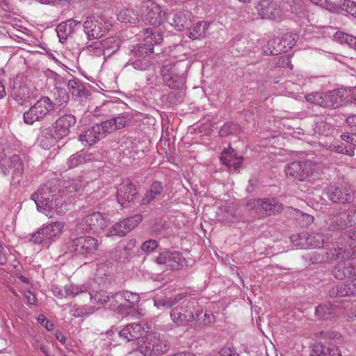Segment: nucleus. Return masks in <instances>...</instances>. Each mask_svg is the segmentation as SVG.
<instances>
[{
  "instance_id": "1",
  "label": "nucleus",
  "mask_w": 356,
  "mask_h": 356,
  "mask_svg": "<svg viewBox=\"0 0 356 356\" xmlns=\"http://www.w3.org/2000/svg\"><path fill=\"white\" fill-rule=\"evenodd\" d=\"M345 248L343 244L332 243L325 252L327 259H341L332 270L334 276L339 280L356 276V257H348Z\"/></svg>"
},
{
  "instance_id": "2",
  "label": "nucleus",
  "mask_w": 356,
  "mask_h": 356,
  "mask_svg": "<svg viewBox=\"0 0 356 356\" xmlns=\"http://www.w3.org/2000/svg\"><path fill=\"white\" fill-rule=\"evenodd\" d=\"M286 177L298 181H315L320 178L321 165L312 161H296L288 163L284 169Z\"/></svg>"
},
{
  "instance_id": "3",
  "label": "nucleus",
  "mask_w": 356,
  "mask_h": 356,
  "mask_svg": "<svg viewBox=\"0 0 356 356\" xmlns=\"http://www.w3.org/2000/svg\"><path fill=\"white\" fill-rule=\"evenodd\" d=\"M180 301V304L171 310L170 318L173 322L182 325L202 318L203 309L199 307L196 300L184 296Z\"/></svg>"
},
{
  "instance_id": "4",
  "label": "nucleus",
  "mask_w": 356,
  "mask_h": 356,
  "mask_svg": "<svg viewBox=\"0 0 356 356\" xmlns=\"http://www.w3.org/2000/svg\"><path fill=\"white\" fill-rule=\"evenodd\" d=\"M99 246L98 240L91 236H79L70 238L66 243L67 250L75 256L92 259Z\"/></svg>"
},
{
  "instance_id": "5",
  "label": "nucleus",
  "mask_w": 356,
  "mask_h": 356,
  "mask_svg": "<svg viewBox=\"0 0 356 356\" xmlns=\"http://www.w3.org/2000/svg\"><path fill=\"white\" fill-rule=\"evenodd\" d=\"M54 109V104L48 97H42L24 112L23 120L25 124L32 125L44 120Z\"/></svg>"
},
{
  "instance_id": "6",
  "label": "nucleus",
  "mask_w": 356,
  "mask_h": 356,
  "mask_svg": "<svg viewBox=\"0 0 356 356\" xmlns=\"http://www.w3.org/2000/svg\"><path fill=\"white\" fill-rule=\"evenodd\" d=\"M138 343L139 350L144 356H159L167 353L170 348L165 338L158 333L147 335Z\"/></svg>"
},
{
  "instance_id": "7",
  "label": "nucleus",
  "mask_w": 356,
  "mask_h": 356,
  "mask_svg": "<svg viewBox=\"0 0 356 356\" xmlns=\"http://www.w3.org/2000/svg\"><path fill=\"white\" fill-rule=\"evenodd\" d=\"M64 227L65 224L59 221L44 225L31 234L29 240L35 244L49 245L61 235Z\"/></svg>"
},
{
  "instance_id": "8",
  "label": "nucleus",
  "mask_w": 356,
  "mask_h": 356,
  "mask_svg": "<svg viewBox=\"0 0 356 356\" xmlns=\"http://www.w3.org/2000/svg\"><path fill=\"white\" fill-rule=\"evenodd\" d=\"M356 208L351 204L348 208L343 209H336L330 214L326 220L330 229L333 231L341 230L351 227L355 224V214Z\"/></svg>"
},
{
  "instance_id": "9",
  "label": "nucleus",
  "mask_w": 356,
  "mask_h": 356,
  "mask_svg": "<svg viewBox=\"0 0 356 356\" xmlns=\"http://www.w3.org/2000/svg\"><path fill=\"white\" fill-rule=\"evenodd\" d=\"M291 241L295 246L302 249L323 248L327 250L330 249L332 243L325 241V236L320 233L308 234L307 232H301L297 235H293L291 237Z\"/></svg>"
},
{
  "instance_id": "10",
  "label": "nucleus",
  "mask_w": 356,
  "mask_h": 356,
  "mask_svg": "<svg viewBox=\"0 0 356 356\" xmlns=\"http://www.w3.org/2000/svg\"><path fill=\"white\" fill-rule=\"evenodd\" d=\"M108 223L109 220L106 217H104L99 212H94L77 222L76 232L77 234L89 232H97L106 227Z\"/></svg>"
},
{
  "instance_id": "11",
  "label": "nucleus",
  "mask_w": 356,
  "mask_h": 356,
  "mask_svg": "<svg viewBox=\"0 0 356 356\" xmlns=\"http://www.w3.org/2000/svg\"><path fill=\"white\" fill-rule=\"evenodd\" d=\"M141 11V19L146 24L155 26L161 24L163 19H165L167 14L161 10L159 4L152 1L143 2Z\"/></svg>"
},
{
  "instance_id": "12",
  "label": "nucleus",
  "mask_w": 356,
  "mask_h": 356,
  "mask_svg": "<svg viewBox=\"0 0 356 356\" xmlns=\"http://www.w3.org/2000/svg\"><path fill=\"white\" fill-rule=\"evenodd\" d=\"M178 65L167 64L161 70L165 83L171 88H181L186 82L184 72L179 71Z\"/></svg>"
},
{
  "instance_id": "13",
  "label": "nucleus",
  "mask_w": 356,
  "mask_h": 356,
  "mask_svg": "<svg viewBox=\"0 0 356 356\" xmlns=\"http://www.w3.org/2000/svg\"><path fill=\"white\" fill-rule=\"evenodd\" d=\"M193 14L186 9H175L167 12L165 19L176 31H183L192 23Z\"/></svg>"
},
{
  "instance_id": "14",
  "label": "nucleus",
  "mask_w": 356,
  "mask_h": 356,
  "mask_svg": "<svg viewBox=\"0 0 356 356\" xmlns=\"http://www.w3.org/2000/svg\"><path fill=\"white\" fill-rule=\"evenodd\" d=\"M154 261L159 265L165 266L166 268L178 270L186 266V259L177 251L163 250L154 257Z\"/></svg>"
},
{
  "instance_id": "15",
  "label": "nucleus",
  "mask_w": 356,
  "mask_h": 356,
  "mask_svg": "<svg viewBox=\"0 0 356 356\" xmlns=\"http://www.w3.org/2000/svg\"><path fill=\"white\" fill-rule=\"evenodd\" d=\"M247 206L255 209L261 216H270L282 209V204L273 198L251 200L247 203Z\"/></svg>"
},
{
  "instance_id": "16",
  "label": "nucleus",
  "mask_w": 356,
  "mask_h": 356,
  "mask_svg": "<svg viewBox=\"0 0 356 356\" xmlns=\"http://www.w3.org/2000/svg\"><path fill=\"white\" fill-rule=\"evenodd\" d=\"M83 27L88 40L101 38L106 31L105 21L99 16H88L84 21Z\"/></svg>"
},
{
  "instance_id": "17",
  "label": "nucleus",
  "mask_w": 356,
  "mask_h": 356,
  "mask_svg": "<svg viewBox=\"0 0 356 356\" xmlns=\"http://www.w3.org/2000/svg\"><path fill=\"white\" fill-rule=\"evenodd\" d=\"M1 168L5 175H12L13 182H19L24 170V163L19 155L14 154L5 159L3 161Z\"/></svg>"
},
{
  "instance_id": "18",
  "label": "nucleus",
  "mask_w": 356,
  "mask_h": 356,
  "mask_svg": "<svg viewBox=\"0 0 356 356\" xmlns=\"http://www.w3.org/2000/svg\"><path fill=\"white\" fill-rule=\"evenodd\" d=\"M328 198L334 203L353 202L354 199L350 188L342 184H332L326 188Z\"/></svg>"
},
{
  "instance_id": "19",
  "label": "nucleus",
  "mask_w": 356,
  "mask_h": 356,
  "mask_svg": "<svg viewBox=\"0 0 356 356\" xmlns=\"http://www.w3.org/2000/svg\"><path fill=\"white\" fill-rule=\"evenodd\" d=\"M258 15L262 19H280L284 15L282 5L273 0H261L257 7Z\"/></svg>"
},
{
  "instance_id": "20",
  "label": "nucleus",
  "mask_w": 356,
  "mask_h": 356,
  "mask_svg": "<svg viewBox=\"0 0 356 356\" xmlns=\"http://www.w3.org/2000/svg\"><path fill=\"white\" fill-rule=\"evenodd\" d=\"M112 299L115 300V302L124 300V302H120L118 305L117 309L120 314L127 315L129 314L131 308L134 307L139 302L140 297L138 293L124 291L112 295Z\"/></svg>"
},
{
  "instance_id": "21",
  "label": "nucleus",
  "mask_w": 356,
  "mask_h": 356,
  "mask_svg": "<svg viewBox=\"0 0 356 356\" xmlns=\"http://www.w3.org/2000/svg\"><path fill=\"white\" fill-rule=\"evenodd\" d=\"M138 195L136 186L129 181L123 182L117 190V200L123 207L134 202Z\"/></svg>"
},
{
  "instance_id": "22",
  "label": "nucleus",
  "mask_w": 356,
  "mask_h": 356,
  "mask_svg": "<svg viewBox=\"0 0 356 356\" xmlns=\"http://www.w3.org/2000/svg\"><path fill=\"white\" fill-rule=\"evenodd\" d=\"M341 138L343 140L350 143L349 145H345L344 143H330L323 144V146L331 152H335L339 154H346L348 156L354 155V147H356V143L354 142L356 134H342Z\"/></svg>"
},
{
  "instance_id": "23",
  "label": "nucleus",
  "mask_w": 356,
  "mask_h": 356,
  "mask_svg": "<svg viewBox=\"0 0 356 356\" xmlns=\"http://www.w3.org/2000/svg\"><path fill=\"white\" fill-rule=\"evenodd\" d=\"M102 122L101 124H95L79 136V140L85 145H92L99 140L102 139L107 134Z\"/></svg>"
},
{
  "instance_id": "24",
  "label": "nucleus",
  "mask_w": 356,
  "mask_h": 356,
  "mask_svg": "<svg viewBox=\"0 0 356 356\" xmlns=\"http://www.w3.org/2000/svg\"><path fill=\"white\" fill-rule=\"evenodd\" d=\"M76 118L72 114H65L60 116L54 123L51 124L55 131L60 138H63L70 134V129L76 124Z\"/></svg>"
},
{
  "instance_id": "25",
  "label": "nucleus",
  "mask_w": 356,
  "mask_h": 356,
  "mask_svg": "<svg viewBox=\"0 0 356 356\" xmlns=\"http://www.w3.org/2000/svg\"><path fill=\"white\" fill-rule=\"evenodd\" d=\"M145 332L140 324L133 323L125 325L118 333L120 338L124 342L134 341L139 339Z\"/></svg>"
},
{
  "instance_id": "26",
  "label": "nucleus",
  "mask_w": 356,
  "mask_h": 356,
  "mask_svg": "<svg viewBox=\"0 0 356 356\" xmlns=\"http://www.w3.org/2000/svg\"><path fill=\"white\" fill-rule=\"evenodd\" d=\"M51 183L42 186L35 193L31 195V199L35 202L38 210H41L44 203L54 197Z\"/></svg>"
},
{
  "instance_id": "27",
  "label": "nucleus",
  "mask_w": 356,
  "mask_h": 356,
  "mask_svg": "<svg viewBox=\"0 0 356 356\" xmlns=\"http://www.w3.org/2000/svg\"><path fill=\"white\" fill-rule=\"evenodd\" d=\"M60 139L54 127L49 126L42 130L38 142L44 149H49Z\"/></svg>"
},
{
  "instance_id": "28",
  "label": "nucleus",
  "mask_w": 356,
  "mask_h": 356,
  "mask_svg": "<svg viewBox=\"0 0 356 356\" xmlns=\"http://www.w3.org/2000/svg\"><path fill=\"white\" fill-rule=\"evenodd\" d=\"M312 356H341L338 347L333 344L316 343L312 350Z\"/></svg>"
},
{
  "instance_id": "29",
  "label": "nucleus",
  "mask_w": 356,
  "mask_h": 356,
  "mask_svg": "<svg viewBox=\"0 0 356 356\" xmlns=\"http://www.w3.org/2000/svg\"><path fill=\"white\" fill-rule=\"evenodd\" d=\"M209 25L210 23L206 21L197 22L189 26L188 36L192 40H200L207 37Z\"/></svg>"
},
{
  "instance_id": "30",
  "label": "nucleus",
  "mask_w": 356,
  "mask_h": 356,
  "mask_svg": "<svg viewBox=\"0 0 356 356\" xmlns=\"http://www.w3.org/2000/svg\"><path fill=\"white\" fill-rule=\"evenodd\" d=\"M184 298L183 294L176 295L175 297H167L157 294L154 298V306L159 309H164L178 303Z\"/></svg>"
},
{
  "instance_id": "31",
  "label": "nucleus",
  "mask_w": 356,
  "mask_h": 356,
  "mask_svg": "<svg viewBox=\"0 0 356 356\" xmlns=\"http://www.w3.org/2000/svg\"><path fill=\"white\" fill-rule=\"evenodd\" d=\"M80 21L73 19L60 23L56 28V32L60 41L65 40L74 31L76 25L79 24Z\"/></svg>"
},
{
  "instance_id": "32",
  "label": "nucleus",
  "mask_w": 356,
  "mask_h": 356,
  "mask_svg": "<svg viewBox=\"0 0 356 356\" xmlns=\"http://www.w3.org/2000/svg\"><path fill=\"white\" fill-rule=\"evenodd\" d=\"M163 187L160 181H155L150 186L149 190L147 191L141 200L143 205H147L155 199L159 198L163 193Z\"/></svg>"
},
{
  "instance_id": "33",
  "label": "nucleus",
  "mask_w": 356,
  "mask_h": 356,
  "mask_svg": "<svg viewBox=\"0 0 356 356\" xmlns=\"http://www.w3.org/2000/svg\"><path fill=\"white\" fill-rule=\"evenodd\" d=\"M220 160L229 168H232L234 170H237L241 166L243 159L242 157H236L234 149H228L223 151Z\"/></svg>"
},
{
  "instance_id": "34",
  "label": "nucleus",
  "mask_w": 356,
  "mask_h": 356,
  "mask_svg": "<svg viewBox=\"0 0 356 356\" xmlns=\"http://www.w3.org/2000/svg\"><path fill=\"white\" fill-rule=\"evenodd\" d=\"M128 123L126 115H119L102 122L107 133L124 128Z\"/></svg>"
},
{
  "instance_id": "35",
  "label": "nucleus",
  "mask_w": 356,
  "mask_h": 356,
  "mask_svg": "<svg viewBox=\"0 0 356 356\" xmlns=\"http://www.w3.org/2000/svg\"><path fill=\"white\" fill-rule=\"evenodd\" d=\"M118 19L124 23L136 24L140 20V15L133 8H124L118 13Z\"/></svg>"
},
{
  "instance_id": "36",
  "label": "nucleus",
  "mask_w": 356,
  "mask_h": 356,
  "mask_svg": "<svg viewBox=\"0 0 356 356\" xmlns=\"http://www.w3.org/2000/svg\"><path fill=\"white\" fill-rule=\"evenodd\" d=\"M93 159V156L86 152L81 151L72 155L67 160V164L69 168L77 167L79 165L89 162Z\"/></svg>"
},
{
  "instance_id": "37",
  "label": "nucleus",
  "mask_w": 356,
  "mask_h": 356,
  "mask_svg": "<svg viewBox=\"0 0 356 356\" xmlns=\"http://www.w3.org/2000/svg\"><path fill=\"white\" fill-rule=\"evenodd\" d=\"M154 52V48L151 44H147L145 42L134 45L130 50L129 56L136 58H148Z\"/></svg>"
},
{
  "instance_id": "38",
  "label": "nucleus",
  "mask_w": 356,
  "mask_h": 356,
  "mask_svg": "<svg viewBox=\"0 0 356 356\" xmlns=\"http://www.w3.org/2000/svg\"><path fill=\"white\" fill-rule=\"evenodd\" d=\"M334 5L337 11H331L332 13H341L345 11L356 18V2L351 0H338L334 2Z\"/></svg>"
},
{
  "instance_id": "39",
  "label": "nucleus",
  "mask_w": 356,
  "mask_h": 356,
  "mask_svg": "<svg viewBox=\"0 0 356 356\" xmlns=\"http://www.w3.org/2000/svg\"><path fill=\"white\" fill-rule=\"evenodd\" d=\"M101 42L105 52V57L111 56L120 47V40L118 37H108Z\"/></svg>"
},
{
  "instance_id": "40",
  "label": "nucleus",
  "mask_w": 356,
  "mask_h": 356,
  "mask_svg": "<svg viewBox=\"0 0 356 356\" xmlns=\"http://www.w3.org/2000/svg\"><path fill=\"white\" fill-rule=\"evenodd\" d=\"M281 5L284 15L289 12L299 15L302 13L303 6L302 0H284Z\"/></svg>"
},
{
  "instance_id": "41",
  "label": "nucleus",
  "mask_w": 356,
  "mask_h": 356,
  "mask_svg": "<svg viewBox=\"0 0 356 356\" xmlns=\"http://www.w3.org/2000/svg\"><path fill=\"white\" fill-rule=\"evenodd\" d=\"M90 285L86 284H74L70 283L65 285V293L66 296L75 297L79 294L87 293L90 291Z\"/></svg>"
},
{
  "instance_id": "42",
  "label": "nucleus",
  "mask_w": 356,
  "mask_h": 356,
  "mask_svg": "<svg viewBox=\"0 0 356 356\" xmlns=\"http://www.w3.org/2000/svg\"><path fill=\"white\" fill-rule=\"evenodd\" d=\"M67 88L72 96L81 97L85 96L88 90L86 87L78 79H71L68 81Z\"/></svg>"
},
{
  "instance_id": "43",
  "label": "nucleus",
  "mask_w": 356,
  "mask_h": 356,
  "mask_svg": "<svg viewBox=\"0 0 356 356\" xmlns=\"http://www.w3.org/2000/svg\"><path fill=\"white\" fill-rule=\"evenodd\" d=\"M88 296L90 302L92 303H99L104 305L108 302H114L115 300L112 299V296H110L106 291H101L99 292L94 293V291L90 287Z\"/></svg>"
},
{
  "instance_id": "44",
  "label": "nucleus",
  "mask_w": 356,
  "mask_h": 356,
  "mask_svg": "<svg viewBox=\"0 0 356 356\" xmlns=\"http://www.w3.org/2000/svg\"><path fill=\"white\" fill-rule=\"evenodd\" d=\"M283 49L280 38H275L268 42L264 53L266 55H278L282 52Z\"/></svg>"
},
{
  "instance_id": "45",
  "label": "nucleus",
  "mask_w": 356,
  "mask_h": 356,
  "mask_svg": "<svg viewBox=\"0 0 356 356\" xmlns=\"http://www.w3.org/2000/svg\"><path fill=\"white\" fill-rule=\"evenodd\" d=\"M354 287L350 286V282L345 284H341L336 286V288H333L332 291L330 292V296H348L353 295L354 293L356 292V290L354 291Z\"/></svg>"
},
{
  "instance_id": "46",
  "label": "nucleus",
  "mask_w": 356,
  "mask_h": 356,
  "mask_svg": "<svg viewBox=\"0 0 356 356\" xmlns=\"http://www.w3.org/2000/svg\"><path fill=\"white\" fill-rule=\"evenodd\" d=\"M334 40L341 44H346L356 50V37L348 33L337 31L333 35Z\"/></svg>"
},
{
  "instance_id": "47",
  "label": "nucleus",
  "mask_w": 356,
  "mask_h": 356,
  "mask_svg": "<svg viewBox=\"0 0 356 356\" xmlns=\"http://www.w3.org/2000/svg\"><path fill=\"white\" fill-rule=\"evenodd\" d=\"M143 41L148 45L151 44L154 48V44L161 43L163 41V35L159 32H153L152 29H147L145 30Z\"/></svg>"
},
{
  "instance_id": "48",
  "label": "nucleus",
  "mask_w": 356,
  "mask_h": 356,
  "mask_svg": "<svg viewBox=\"0 0 356 356\" xmlns=\"http://www.w3.org/2000/svg\"><path fill=\"white\" fill-rule=\"evenodd\" d=\"M44 213L47 216L53 218L54 214L61 215L64 213V209H60L58 207H54V197L50 199L48 202L44 203V206L41 207V210H38Z\"/></svg>"
},
{
  "instance_id": "49",
  "label": "nucleus",
  "mask_w": 356,
  "mask_h": 356,
  "mask_svg": "<svg viewBox=\"0 0 356 356\" xmlns=\"http://www.w3.org/2000/svg\"><path fill=\"white\" fill-rule=\"evenodd\" d=\"M127 65H131L135 70L144 71L150 67V61L148 58L130 57Z\"/></svg>"
},
{
  "instance_id": "50",
  "label": "nucleus",
  "mask_w": 356,
  "mask_h": 356,
  "mask_svg": "<svg viewBox=\"0 0 356 356\" xmlns=\"http://www.w3.org/2000/svg\"><path fill=\"white\" fill-rule=\"evenodd\" d=\"M83 50L92 56L99 57L104 56L105 57V52L101 41H95L87 44Z\"/></svg>"
},
{
  "instance_id": "51",
  "label": "nucleus",
  "mask_w": 356,
  "mask_h": 356,
  "mask_svg": "<svg viewBox=\"0 0 356 356\" xmlns=\"http://www.w3.org/2000/svg\"><path fill=\"white\" fill-rule=\"evenodd\" d=\"M307 102L314 104L326 107L325 98L326 95L323 92H312L305 96Z\"/></svg>"
},
{
  "instance_id": "52",
  "label": "nucleus",
  "mask_w": 356,
  "mask_h": 356,
  "mask_svg": "<svg viewBox=\"0 0 356 356\" xmlns=\"http://www.w3.org/2000/svg\"><path fill=\"white\" fill-rule=\"evenodd\" d=\"M280 40H282V46L284 47L282 52H286L296 44L297 35L291 33H286L283 35Z\"/></svg>"
},
{
  "instance_id": "53",
  "label": "nucleus",
  "mask_w": 356,
  "mask_h": 356,
  "mask_svg": "<svg viewBox=\"0 0 356 356\" xmlns=\"http://www.w3.org/2000/svg\"><path fill=\"white\" fill-rule=\"evenodd\" d=\"M334 306L330 304L321 305L316 307V315L320 318L326 319L333 313Z\"/></svg>"
},
{
  "instance_id": "54",
  "label": "nucleus",
  "mask_w": 356,
  "mask_h": 356,
  "mask_svg": "<svg viewBox=\"0 0 356 356\" xmlns=\"http://www.w3.org/2000/svg\"><path fill=\"white\" fill-rule=\"evenodd\" d=\"M129 232L124 227L122 221L115 224L112 228L106 233V236H118L120 237L124 236L127 233Z\"/></svg>"
},
{
  "instance_id": "55",
  "label": "nucleus",
  "mask_w": 356,
  "mask_h": 356,
  "mask_svg": "<svg viewBox=\"0 0 356 356\" xmlns=\"http://www.w3.org/2000/svg\"><path fill=\"white\" fill-rule=\"evenodd\" d=\"M143 216L141 215L136 214L131 217L124 219L122 222L124 223V227H126V229L130 232L141 222Z\"/></svg>"
},
{
  "instance_id": "56",
  "label": "nucleus",
  "mask_w": 356,
  "mask_h": 356,
  "mask_svg": "<svg viewBox=\"0 0 356 356\" xmlns=\"http://www.w3.org/2000/svg\"><path fill=\"white\" fill-rule=\"evenodd\" d=\"M325 95H326V107H332L333 108H336L341 105L339 99H337V97L332 96V90L328 91L327 92L325 93Z\"/></svg>"
},
{
  "instance_id": "57",
  "label": "nucleus",
  "mask_w": 356,
  "mask_h": 356,
  "mask_svg": "<svg viewBox=\"0 0 356 356\" xmlns=\"http://www.w3.org/2000/svg\"><path fill=\"white\" fill-rule=\"evenodd\" d=\"M91 312L88 311L85 307L74 305L70 310V314L76 318L83 317L86 315L90 314Z\"/></svg>"
},
{
  "instance_id": "58",
  "label": "nucleus",
  "mask_w": 356,
  "mask_h": 356,
  "mask_svg": "<svg viewBox=\"0 0 356 356\" xmlns=\"http://www.w3.org/2000/svg\"><path fill=\"white\" fill-rule=\"evenodd\" d=\"M158 247V243L156 240L149 239L145 241L141 245V250L143 252L149 254Z\"/></svg>"
},
{
  "instance_id": "59",
  "label": "nucleus",
  "mask_w": 356,
  "mask_h": 356,
  "mask_svg": "<svg viewBox=\"0 0 356 356\" xmlns=\"http://www.w3.org/2000/svg\"><path fill=\"white\" fill-rule=\"evenodd\" d=\"M332 96L337 97V99H339L341 103L342 104L343 102L348 101L347 93L346 89L344 88H339L332 90Z\"/></svg>"
},
{
  "instance_id": "60",
  "label": "nucleus",
  "mask_w": 356,
  "mask_h": 356,
  "mask_svg": "<svg viewBox=\"0 0 356 356\" xmlns=\"http://www.w3.org/2000/svg\"><path fill=\"white\" fill-rule=\"evenodd\" d=\"M316 129L320 134L325 136L330 134L332 131L331 124L325 122H320Z\"/></svg>"
},
{
  "instance_id": "61",
  "label": "nucleus",
  "mask_w": 356,
  "mask_h": 356,
  "mask_svg": "<svg viewBox=\"0 0 356 356\" xmlns=\"http://www.w3.org/2000/svg\"><path fill=\"white\" fill-rule=\"evenodd\" d=\"M20 292L24 296L27 304H29V305H35V302L37 301V298H36L35 296L29 289L20 290Z\"/></svg>"
},
{
  "instance_id": "62",
  "label": "nucleus",
  "mask_w": 356,
  "mask_h": 356,
  "mask_svg": "<svg viewBox=\"0 0 356 356\" xmlns=\"http://www.w3.org/2000/svg\"><path fill=\"white\" fill-rule=\"evenodd\" d=\"M8 249L0 243V265H5L8 261Z\"/></svg>"
},
{
  "instance_id": "63",
  "label": "nucleus",
  "mask_w": 356,
  "mask_h": 356,
  "mask_svg": "<svg viewBox=\"0 0 356 356\" xmlns=\"http://www.w3.org/2000/svg\"><path fill=\"white\" fill-rule=\"evenodd\" d=\"M38 321L43 325L47 330H51L54 328V324L51 323L44 315L40 314L38 317Z\"/></svg>"
},
{
  "instance_id": "64",
  "label": "nucleus",
  "mask_w": 356,
  "mask_h": 356,
  "mask_svg": "<svg viewBox=\"0 0 356 356\" xmlns=\"http://www.w3.org/2000/svg\"><path fill=\"white\" fill-rule=\"evenodd\" d=\"M220 356H240L236 351L231 348L225 347L219 352Z\"/></svg>"
}]
</instances>
